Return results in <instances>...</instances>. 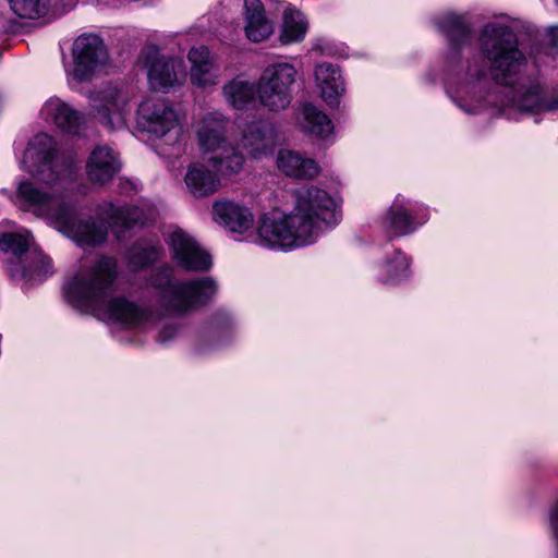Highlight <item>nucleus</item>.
<instances>
[{
    "label": "nucleus",
    "instance_id": "obj_1",
    "mask_svg": "<svg viewBox=\"0 0 558 558\" xmlns=\"http://www.w3.org/2000/svg\"><path fill=\"white\" fill-rule=\"evenodd\" d=\"M478 47L490 65L496 83L510 86L506 99L497 102L490 93L485 70L469 68L465 78L456 86H448L447 94L456 106L466 114H480L490 107L500 111L539 114L558 110V88L548 90L538 80L519 82L526 65V58L519 48L512 28L499 21L483 25L478 35Z\"/></svg>",
    "mask_w": 558,
    "mask_h": 558
},
{
    "label": "nucleus",
    "instance_id": "obj_2",
    "mask_svg": "<svg viewBox=\"0 0 558 558\" xmlns=\"http://www.w3.org/2000/svg\"><path fill=\"white\" fill-rule=\"evenodd\" d=\"M22 166L43 184L32 180L19 182L11 197L17 208L45 220L80 245H97L105 241L106 227L77 218L68 182L58 170L56 142L50 135L37 134L29 141Z\"/></svg>",
    "mask_w": 558,
    "mask_h": 558
},
{
    "label": "nucleus",
    "instance_id": "obj_3",
    "mask_svg": "<svg viewBox=\"0 0 558 558\" xmlns=\"http://www.w3.org/2000/svg\"><path fill=\"white\" fill-rule=\"evenodd\" d=\"M118 277L117 260L100 257L89 268L77 270L64 284L66 303L83 314L123 327H141L155 323L161 313L118 296L107 301Z\"/></svg>",
    "mask_w": 558,
    "mask_h": 558
},
{
    "label": "nucleus",
    "instance_id": "obj_4",
    "mask_svg": "<svg viewBox=\"0 0 558 558\" xmlns=\"http://www.w3.org/2000/svg\"><path fill=\"white\" fill-rule=\"evenodd\" d=\"M174 268L163 265L151 274L150 284L159 290L160 311L168 314H184L205 304L218 291V284L211 277L187 280H174Z\"/></svg>",
    "mask_w": 558,
    "mask_h": 558
},
{
    "label": "nucleus",
    "instance_id": "obj_5",
    "mask_svg": "<svg viewBox=\"0 0 558 558\" xmlns=\"http://www.w3.org/2000/svg\"><path fill=\"white\" fill-rule=\"evenodd\" d=\"M229 119L222 112L209 111L194 122L196 142L207 163L221 175L241 171L244 156L227 140Z\"/></svg>",
    "mask_w": 558,
    "mask_h": 558
},
{
    "label": "nucleus",
    "instance_id": "obj_6",
    "mask_svg": "<svg viewBox=\"0 0 558 558\" xmlns=\"http://www.w3.org/2000/svg\"><path fill=\"white\" fill-rule=\"evenodd\" d=\"M294 205L290 219L301 227L302 238L312 244L327 228L337 225L341 218L339 199L316 185H305L294 191Z\"/></svg>",
    "mask_w": 558,
    "mask_h": 558
},
{
    "label": "nucleus",
    "instance_id": "obj_7",
    "mask_svg": "<svg viewBox=\"0 0 558 558\" xmlns=\"http://www.w3.org/2000/svg\"><path fill=\"white\" fill-rule=\"evenodd\" d=\"M137 126L154 142L174 148L182 136V124L174 107L160 98H148L137 108Z\"/></svg>",
    "mask_w": 558,
    "mask_h": 558
},
{
    "label": "nucleus",
    "instance_id": "obj_8",
    "mask_svg": "<svg viewBox=\"0 0 558 558\" xmlns=\"http://www.w3.org/2000/svg\"><path fill=\"white\" fill-rule=\"evenodd\" d=\"M298 70L287 59L280 58L269 63L257 81V96L269 111L287 109L293 99V85Z\"/></svg>",
    "mask_w": 558,
    "mask_h": 558
},
{
    "label": "nucleus",
    "instance_id": "obj_9",
    "mask_svg": "<svg viewBox=\"0 0 558 558\" xmlns=\"http://www.w3.org/2000/svg\"><path fill=\"white\" fill-rule=\"evenodd\" d=\"M302 230L290 219V214L271 213L263 215L252 242L258 246L275 251H290L312 244Z\"/></svg>",
    "mask_w": 558,
    "mask_h": 558
},
{
    "label": "nucleus",
    "instance_id": "obj_10",
    "mask_svg": "<svg viewBox=\"0 0 558 558\" xmlns=\"http://www.w3.org/2000/svg\"><path fill=\"white\" fill-rule=\"evenodd\" d=\"M109 56L102 39L93 34L78 36L72 48V64L66 69L69 81L89 82L106 73Z\"/></svg>",
    "mask_w": 558,
    "mask_h": 558
},
{
    "label": "nucleus",
    "instance_id": "obj_11",
    "mask_svg": "<svg viewBox=\"0 0 558 558\" xmlns=\"http://www.w3.org/2000/svg\"><path fill=\"white\" fill-rule=\"evenodd\" d=\"M89 113L108 130H122L131 114L129 94L117 85H104L88 94Z\"/></svg>",
    "mask_w": 558,
    "mask_h": 558
},
{
    "label": "nucleus",
    "instance_id": "obj_12",
    "mask_svg": "<svg viewBox=\"0 0 558 558\" xmlns=\"http://www.w3.org/2000/svg\"><path fill=\"white\" fill-rule=\"evenodd\" d=\"M168 244L171 258L179 268L187 272H204L211 268L210 254L186 231L173 230Z\"/></svg>",
    "mask_w": 558,
    "mask_h": 558
},
{
    "label": "nucleus",
    "instance_id": "obj_13",
    "mask_svg": "<svg viewBox=\"0 0 558 558\" xmlns=\"http://www.w3.org/2000/svg\"><path fill=\"white\" fill-rule=\"evenodd\" d=\"M145 68L149 87L156 92H168L180 86L185 77V66L179 57H168L158 50H149L145 56Z\"/></svg>",
    "mask_w": 558,
    "mask_h": 558
},
{
    "label": "nucleus",
    "instance_id": "obj_14",
    "mask_svg": "<svg viewBox=\"0 0 558 558\" xmlns=\"http://www.w3.org/2000/svg\"><path fill=\"white\" fill-rule=\"evenodd\" d=\"M40 117L68 134H78L86 123L83 112L57 96L46 100L40 109Z\"/></svg>",
    "mask_w": 558,
    "mask_h": 558
},
{
    "label": "nucleus",
    "instance_id": "obj_15",
    "mask_svg": "<svg viewBox=\"0 0 558 558\" xmlns=\"http://www.w3.org/2000/svg\"><path fill=\"white\" fill-rule=\"evenodd\" d=\"M280 136L275 125L269 123H252L244 131L240 146L254 159L270 155L278 145Z\"/></svg>",
    "mask_w": 558,
    "mask_h": 558
},
{
    "label": "nucleus",
    "instance_id": "obj_16",
    "mask_svg": "<svg viewBox=\"0 0 558 558\" xmlns=\"http://www.w3.org/2000/svg\"><path fill=\"white\" fill-rule=\"evenodd\" d=\"M191 63L190 80L199 88L216 86L220 81V69L216 57L205 46L193 47L187 54Z\"/></svg>",
    "mask_w": 558,
    "mask_h": 558
},
{
    "label": "nucleus",
    "instance_id": "obj_17",
    "mask_svg": "<svg viewBox=\"0 0 558 558\" xmlns=\"http://www.w3.org/2000/svg\"><path fill=\"white\" fill-rule=\"evenodd\" d=\"M119 155L107 145L95 147L86 162V174L94 184H107L120 171Z\"/></svg>",
    "mask_w": 558,
    "mask_h": 558
},
{
    "label": "nucleus",
    "instance_id": "obj_18",
    "mask_svg": "<svg viewBox=\"0 0 558 558\" xmlns=\"http://www.w3.org/2000/svg\"><path fill=\"white\" fill-rule=\"evenodd\" d=\"M315 85L322 99L331 108H337L345 93L344 81L338 65L323 62L314 70Z\"/></svg>",
    "mask_w": 558,
    "mask_h": 558
},
{
    "label": "nucleus",
    "instance_id": "obj_19",
    "mask_svg": "<svg viewBox=\"0 0 558 558\" xmlns=\"http://www.w3.org/2000/svg\"><path fill=\"white\" fill-rule=\"evenodd\" d=\"M99 217L107 221L110 228L120 236L124 229L133 226H143L151 217L153 213H145L136 206L117 207L112 203H102L98 206Z\"/></svg>",
    "mask_w": 558,
    "mask_h": 558
},
{
    "label": "nucleus",
    "instance_id": "obj_20",
    "mask_svg": "<svg viewBox=\"0 0 558 558\" xmlns=\"http://www.w3.org/2000/svg\"><path fill=\"white\" fill-rule=\"evenodd\" d=\"M383 228L393 236H403L417 229L411 202L402 195H397L381 218Z\"/></svg>",
    "mask_w": 558,
    "mask_h": 558
},
{
    "label": "nucleus",
    "instance_id": "obj_21",
    "mask_svg": "<svg viewBox=\"0 0 558 558\" xmlns=\"http://www.w3.org/2000/svg\"><path fill=\"white\" fill-rule=\"evenodd\" d=\"M214 220L231 232L243 233L252 228L254 215L252 210L233 201H219L213 205Z\"/></svg>",
    "mask_w": 558,
    "mask_h": 558
},
{
    "label": "nucleus",
    "instance_id": "obj_22",
    "mask_svg": "<svg viewBox=\"0 0 558 558\" xmlns=\"http://www.w3.org/2000/svg\"><path fill=\"white\" fill-rule=\"evenodd\" d=\"M278 169L293 179L312 180L320 173V167L313 158L292 149H280L277 154Z\"/></svg>",
    "mask_w": 558,
    "mask_h": 558
},
{
    "label": "nucleus",
    "instance_id": "obj_23",
    "mask_svg": "<svg viewBox=\"0 0 558 558\" xmlns=\"http://www.w3.org/2000/svg\"><path fill=\"white\" fill-rule=\"evenodd\" d=\"M296 126L301 132L320 140H327L333 134V123L330 118L310 102L299 108Z\"/></svg>",
    "mask_w": 558,
    "mask_h": 558
},
{
    "label": "nucleus",
    "instance_id": "obj_24",
    "mask_svg": "<svg viewBox=\"0 0 558 558\" xmlns=\"http://www.w3.org/2000/svg\"><path fill=\"white\" fill-rule=\"evenodd\" d=\"M245 34L254 43L264 41L274 33V25L267 19L260 0L244 1Z\"/></svg>",
    "mask_w": 558,
    "mask_h": 558
},
{
    "label": "nucleus",
    "instance_id": "obj_25",
    "mask_svg": "<svg viewBox=\"0 0 558 558\" xmlns=\"http://www.w3.org/2000/svg\"><path fill=\"white\" fill-rule=\"evenodd\" d=\"M436 25L447 37L452 53H458L470 39L471 27L463 16L446 12L437 17Z\"/></svg>",
    "mask_w": 558,
    "mask_h": 558
},
{
    "label": "nucleus",
    "instance_id": "obj_26",
    "mask_svg": "<svg viewBox=\"0 0 558 558\" xmlns=\"http://www.w3.org/2000/svg\"><path fill=\"white\" fill-rule=\"evenodd\" d=\"M376 277L380 282L397 284L410 276V259L399 250L388 253L376 265Z\"/></svg>",
    "mask_w": 558,
    "mask_h": 558
},
{
    "label": "nucleus",
    "instance_id": "obj_27",
    "mask_svg": "<svg viewBox=\"0 0 558 558\" xmlns=\"http://www.w3.org/2000/svg\"><path fill=\"white\" fill-rule=\"evenodd\" d=\"M221 94L228 106L235 110H244L255 101L257 83L238 76L222 86Z\"/></svg>",
    "mask_w": 558,
    "mask_h": 558
},
{
    "label": "nucleus",
    "instance_id": "obj_28",
    "mask_svg": "<svg viewBox=\"0 0 558 558\" xmlns=\"http://www.w3.org/2000/svg\"><path fill=\"white\" fill-rule=\"evenodd\" d=\"M184 181L189 192L195 197L214 194L219 186L217 175L199 162L189 166Z\"/></svg>",
    "mask_w": 558,
    "mask_h": 558
},
{
    "label": "nucleus",
    "instance_id": "obj_29",
    "mask_svg": "<svg viewBox=\"0 0 558 558\" xmlns=\"http://www.w3.org/2000/svg\"><path fill=\"white\" fill-rule=\"evenodd\" d=\"M308 22L304 14L293 7H287L283 12V22L280 41L283 45L302 41L307 33Z\"/></svg>",
    "mask_w": 558,
    "mask_h": 558
},
{
    "label": "nucleus",
    "instance_id": "obj_30",
    "mask_svg": "<svg viewBox=\"0 0 558 558\" xmlns=\"http://www.w3.org/2000/svg\"><path fill=\"white\" fill-rule=\"evenodd\" d=\"M162 250L156 245L135 244L128 251V266L131 270H141L156 263Z\"/></svg>",
    "mask_w": 558,
    "mask_h": 558
},
{
    "label": "nucleus",
    "instance_id": "obj_31",
    "mask_svg": "<svg viewBox=\"0 0 558 558\" xmlns=\"http://www.w3.org/2000/svg\"><path fill=\"white\" fill-rule=\"evenodd\" d=\"M31 264L23 268L21 274L14 268H9L11 277L21 276L28 280H43L52 274L50 259L41 252H32L29 254Z\"/></svg>",
    "mask_w": 558,
    "mask_h": 558
},
{
    "label": "nucleus",
    "instance_id": "obj_32",
    "mask_svg": "<svg viewBox=\"0 0 558 558\" xmlns=\"http://www.w3.org/2000/svg\"><path fill=\"white\" fill-rule=\"evenodd\" d=\"M11 10L22 19L44 16L50 5V0H8Z\"/></svg>",
    "mask_w": 558,
    "mask_h": 558
},
{
    "label": "nucleus",
    "instance_id": "obj_33",
    "mask_svg": "<svg viewBox=\"0 0 558 558\" xmlns=\"http://www.w3.org/2000/svg\"><path fill=\"white\" fill-rule=\"evenodd\" d=\"M29 234L8 232L0 236V250L20 257L29 246Z\"/></svg>",
    "mask_w": 558,
    "mask_h": 558
},
{
    "label": "nucleus",
    "instance_id": "obj_34",
    "mask_svg": "<svg viewBox=\"0 0 558 558\" xmlns=\"http://www.w3.org/2000/svg\"><path fill=\"white\" fill-rule=\"evenodd\" d=\"M179 332L178 326L169 325L162 328L159 333L158 340L162 343L170 341L173 339Z\"/></svg>",
    "mask_w": 558,
    "mask_h": 558
},
{
    "label": "nucleus",
    "instance_id": "obj_35",
    "mask_svg": "<svg viewBox=\"0 0 558 558\" xmlns=\"http://www.w3.org/2000/svg\"><path fill=\"white\" fill-rule=\"evenodd\" d=\"M549 44L553 47H558V26L549 27L548 31Z\"/></svg>",
    "mask_w": 558,
    "mask_h": 558
},
{
    "label": "nucleus",
    "instance_id": "obj_36",
    "mask_svg": "<svg viewBox=\"0 0 558 558\" xmlns=\"http://www.w3.org/2000/svg\"><path fill=\"white\" fill-rule=\"evenodd\" d=\"M158 154H159V155H165V154H166V151H163V150H159V151H158Z\"/></svg>",
    "mask_w": 558,
    "mask_h": 558
},
{
    "label": "nucleus",
    "instance_id": "obj_37",
    "mask_svg": "<svg viewBox=\"0 0 558 558\" xmlns=\"http://www.w3.org/2000/svg\"><path fill=\"white\" fill-rule=\"evenodd\" d=\"M555 1H556V3L558 4V0H555Z\"/></svg>",
    "mask_w": 558,
    "mask_h": 558
}]
</instances>
